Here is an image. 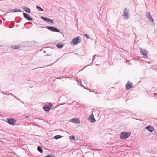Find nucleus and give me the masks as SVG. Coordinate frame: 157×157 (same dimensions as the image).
<instances>
[{"label": "nucleus", "mask_w": 157, "mask_h": 157, "mask_svg": "<svg viewBox=\"0 0 157 157\" xmlns=\"http://www.w3.org/2000/svg\"><path fill=\"white\" fill-rule=\"evenodd\" d=\"M36 8L39 11H43L42 9L40 7L37 6Z\"/></svg>", "instance_id": "19"}, {"label": "nucleus", "mask_w": 157, "mask_h": 157, "mask_svg": "<svg viewBox=\"0 0 157 157\" xmlns=\"http://www.w3.org/2000/svg\"><path fill=\"white\" fill-rule=\"evenodd\" d=\"M128 10L126 8H125L124 9V13L123 16L124 17L125 19H128L129 18V15L128 13Z\"/></svg>", "instance_id": "3"}, {"label": "nucleus", "mask_w": 157, "mask_h": 157, "mask_svg": "<svg viewBox=\"0 0 157 157\" xmlns=\"http://www.w3.org/2000/svg\"><path fill=\"white\" fill-rule=\"evenodd\" d=\"M47 28L48 29L53 32H59L58 29L54 27L48 26Z\"/></svg>", "instance_id": "7"}, {"label": "nucleus", "mask_w": 157, "mask_h": 157, "mask_svg": "<svg viewBox=\"0 0 157 157\" xmlns=\"http://www.w3.org/2000/svg\"><path fill=\"white\" fill-rule=\"evenodd\" d=\"M38 151H39L40 153H43V150L41 147L40 146H38L37 148Z\"/></svg>", "instance_id": "16"}, {"label": "nucleus", "mask_w": 157, "mask_h": 157, "mask_svg": "<svg viewBox=\"0 0 157 157\" xmlns=\"http://www.w3.org/2000/svg\"><path fill=\"white\" fill-rule=\"evenodd\" d=\"M45 56H49V55H48V54H47V55H45Z\"/></svg>", "instance_id": "31"}, {"label": "nucleus", "mask_w": 157, "mask_h": 157, "mask_svg": "<svg viewBox=\"0 0 157 157\" xmlns=\"http://www.w3.org/2000/svg\"><path fill=\"white\" fill-rule=\"evenodd\" d=\"M52 106V105L51 103H49V105H48V106L50 108V109L51 108Z\"/></svg>", "instance_id": "27"}, {"label": "nucleus", "mask_w": 157, "mask_h": 157, "mask_svg": "<svg viewBox=\"0 0 157 157\" xmlns=\"http://www.w3.org/2000/svg\"><path fill=\"white\" fill-rule=\"evenodd\" d=\"M6 120L7 122L10 124L14 125L16 123V121L13 118L10 119L7 118Z\"/></svg>", "instance_id": "5"}, {"label": "nucleus", "mask_w": 157, "mask_h": 157, "mask_svg": "<svg viewBox=\"0 0 157 157\" xmlns=\"http://www.w3.org/2000/svg\"><path fill=\"white\" fill-rule=\"evenodd\" d=\"M63 46V45L62 44H57L56 45V47L59 48H62Z\"/></svg>", "instance_id": "18"}, {"label": "nucleus", "mask_w": 157, "mask_h": 157, "mask_svg": "<svg viewBox=\"0 0 157 157\" xmlns=\"http://www.w3.org/2000/svg\"><path fill=\"white\" fill-rule=\"evenodd\" d=\"M11 47L12 48L14 49H18L20 48L19 46L18 45L17 46L15 45H13Z\"/></svg>", "instance_id": "15"}, {"label": "nucleus", "mask_w": 157, "mask_h": 157, "mask_svg": "<svg viewBox=\"0 0 157 157\" xmlns=\"http://www.w3.org/2000/svg\"><path fill=\"white\" fill-rule=\"evenodd\" d=\"M44 53H45V51H44Z\"/></svg>", "instance_id": "32"}, {"label": "nucleus", "mask_w": 157, "mask_h": 157, "mask_svg": "<svg viewBox=\"0 0 157 157\" xmlns=\"http://www.w3.org/2000/svg\"><path fill=\"white\" fill-rule=\"evenodd\" d=\"M88 120L91 123H94L96 121L93 114H91L88 117Z\"/></svg>", "instance_id": "6"}, {"label": "nucleus", "mask_w": 157, "mask_h": 157, "mask_svg": "<svg viewBox=\"0 0 157 157\" xmlns=\"http://www.w3.org/2000/svg\"><path fill=\"white\" fill-rule=\"evenodd\" d=\"M10 23H11V24H13V21H11V22H10Z\"/></svg>", "instance_id": "29"}, {"label": "nucleus", "mask_w": 157, "mask_h": 157, "mask_svg": "<svg viewBox=\"0 0 157 157\" xmlns=\"http://www.w3.org/2000/svg\"><path fill=\"white\" fill-rule=\"evenodd\" d=\"M70 121L76 124L79 123L80 122L78 118H73Z\"/></svg>", "instance_id": "9"}, {"label": "nucleus", "mask_w": 157, "mask_h": 157, "mask_svg": "<svg viewBox=\"0 0 157 157\" xmlns=\"http://www.w3.org/2000/svg\"><path fill=\"white\" fill-rule=\"evenodd\" d=\"M96 56L95 55H94L93 56V59H94L95 58V57Z\"/></svg>", "instance_id": "28"}, {"label": "nucleus", "mask_w": 157, "mask_h": 157, "mask_svg": "<svg viewBox=\"0 0 157 157\" xmlns=\"http://www.w3.org/2000/svg\"><path fill=\"white\" fill-rule=\"evenodd\" d=\"M63 137L62 136H60V135H56V136H55L54 137V138L55 139H59V138H61V137Z\"/></svg>", "instance_id": "17"}, {"label": "nucleus", "mask_w": 157, "mask_h": 157, "mask_svg": "<svg viewBox=\"0 0 157 157\" xmlns=\"http://www.w3.org/2000/svg\"><path fill=\"white\" fill-rule=\"evenodd\" d=\"M25 117V118H28V117H28V116H26V117Z\"/></svg>", "instance_id": "30"}, {"label": "nucleus", "mask_w": 157, "mask_h": 157, "mask_svg": "<svg viewBox=\"0 0 157 157\" xmlns=\"http://www.w3.org/2000/svg\"><path fill=\"white\" fill-rule=\"evenodd\" d=\"M45 21H46L47 22H49L51 23H53V20H45Z\"/></svg>", "instance_id": "25"}, {"label": "nucleus", "mask_w": 157, "mask_h": 157, "mask_svg": "<svg viewBox=\"0 0 157 157\" xmlns=\"http://www.w3.org/2000/svg\"><path fill=\"white\" fill-rule=\"evenodd\" d=\"M20 11V10L17 9H15L14 10V12H18Z\"/></svg>", "instance_id": "24"}, {"label": "nucleus", "mask_w": 157, "mask_h": 157, "mask_svg": "<svg viewBox=\"0 0 157 157\" xmlns=\"http://www.w3.org/2000/svg\"><path fill=\"white\" fill-rule=\"evenodd\" d=\"M41 18L42 19H43V20H50V19H49L48 18H46V17H41Z\"/></svg>", "instance_id": "22"}, {"label": "nucleus", "mask_w": 157, "mask_h": 157, "mask_svg": "<svg viewBox=\"0 0 157 157\" xmlns=\"http://www.w3.org/2000/svg\"><path fill=\"white\" fill-rule=\"evenodd\" d=\"M23 9L25 11L29 13L30 11V9L27 7H24L23 8Z\"/></svg>", "instance_id": "14"}, {"label": "nucleus", "mask_w": 157, "mask_h": 157, "mask_svg": "<svg viewBox=\"0 0 157 157\" xmlns=\"http://www.w3.org/2000/svg\"><path fill=\"white\" fill-rule=\"evenodd\" d=\"M146 16L147 17V19L149 20H153L151 17L150 16V12H147L146 14Z\"/></svg>", "instance_id": "13"}, {"label": "nucleus", "mask_w": 157, "mask_h": 157, "mask_svg": "<svg viewBox=\"0 0 157 157\" xmlns=\"http://www.w3.org/2000/svg\"><path fill=\"white\" fill-rule=\"evenodd\" d=\"M81 40L79 36H78L74 38L71 42L72 45H75L81 42Z\"/></svg>", "instance_id": "2"}, {"label": "nucleus", "mask_w": 157, "mask_h": 157, "mask_svg": "<svg viewBox=\"0 0 157 157\" xmlns=\"http://www.w3.org/2000/svg\"><path fill=\"white\" fill-rule=\"evenodd\" d=\"M146 129L148 130L150 132H152L154 130L153 128L151 126H148L145 127Z\"/></svg>", "instance_id": "11"}, {"label": "nucleus", "mask_w": 157, "mask_h": 157, "mask_svg": "<svg viewBox=\"0 0 157 157\" xmlns=\"http://www.w3.org/2000/svg\"><path fill=\"white\" fill-rule=\"evenodd\" d=\"M139 49L140 53L143 56L145 57H147V51L146 50L142 49L141 48H140Z\"/></svg>", "instance_id": "4"}, {"label": "nucleus", "mask_w": 157, "mask_h": 157, "mask_svg": "<svg viewBox=\"0 0 157 157\" xmlns=\"http://www.w3.org/2000/svg\"><path fill=\"white\" fill-rule=\"evenodd\" d=\"M84 36L86 37L88 39H90L88 35L87 34H85L84 35Z\"/></svg>", "instance_id": "26"}, {"label": "nucleus", "mask_w": 157, "mask_h": 157, "mask_svg": "<svg viewBox=\"0 0 157 157\" xmlns=\"http://www.w3.org/2000/svg\"><path fill=\"white\" fill-rule=\"evenodd\" d=\"M70 138L71 139H73V140H75V137L74 136H70Z\"/></svg>", "instance_id": "23"}, {"label": "nucleus", "mask_w": 157, "mask_h": 157, "mask_svg": "<svg viewBox=\"0 0 157 157\" xmlns=\"http://www.w3.org/2000/svg\"><path fill=\"white\" fill-rule=\"evenodd\" d=\"M130 135V132H122L120 134V137L122 139L125 140L128 138Z\"/></svg>", "instance_id": "1"}, {"label": "nucleus", "mask_w": 157, "mask_h": 157, "mask_svg": "<svg viewBox=\"0 0 157 157\" xmlns=\"http://www.w3.org/2000/svg\"><path fill=\"white\" fill-rule=\"evenodd\" d=\"M45 157H55V156L53 155H52L51 154L50 155H47L46 156H45Z\"/></svg>", "instance_id": "20"}, {"label": "nucleus", "mask_w": 157, "mask_h": 157, "mask_svg": "<svg viewBox=\"0 0 157 157\" xmlns=\"http://www.w3.org/2000/svg\"><path fill=\"white\" fill-rule=\"evenodd\" d=\"M43 108L44 109L46 112H48L50 109V108L49 107L48 105H46Z\"/></svg>", "instance_id": "10"}, {"label": "nucleus", "mask_w": 157, "mask_h": 157, "mask_svg": "<svg viewBox=\"0 0 157 157\" xmlns=\"http://www.w3.org/2000/svg\"><path fill=\"white\" fill-rule=\"evenodd\" d=\"M132 86V85L131 82L129 81H128L126 86V90H128L132 88L133 87Z\"/></svg>", "instance_id": "8"}, {"label": "nucleus", "mask_w": 157, "mask_h": 157, "mask_svg": "<svg viewBox=\"0 0 157 157\" xmlns=\"http://www.w3.org/2000/svg\"><path fill=\"white\" fill-rule=\"evenodd\" d=\"M23 15L24 17L27 20H33L32 18L29 16V15L27 13H24Z\"/></svg>", "instance_id": "12"}, {"label": "nucleus", "mask_w": 157, "mask_h": 157, "mask_svg": "<svg viewBox=\"0 0 157 157\" xmlns=\"http://www.w3.org/2000/svg\"><path fill=\"white\" fill-rule=\"evenodd\" d=\"M149 21H151V23L152 24V25L153 26H155V23L154 22V20H149Z\"/></svg>", "instance_id": "21"}]
</instances>
